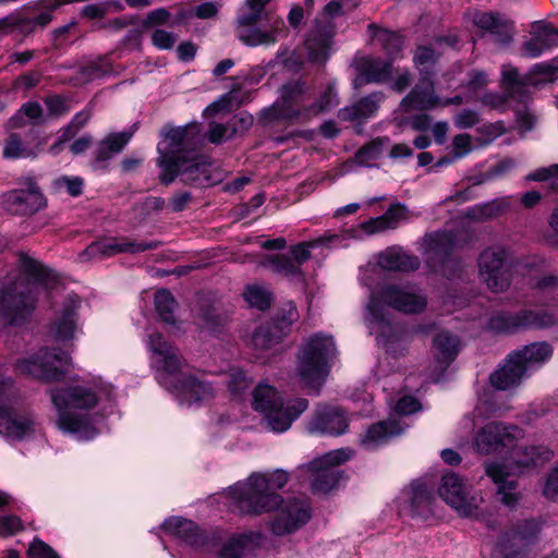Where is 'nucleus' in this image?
I'll list each match as a JSON object with an SVG mask.
<instances>
[{
  "mask_svg": "<svg viewBox=\"0 0 558 558\" xmlns=\"http://www.w3.org/2000/svg\"><path fill=\"white\" fill-rule=\"evenodd\" d=\"M289 481V474L282 470L272 473H252L245 482L229 487L233 508L241 515L255 517L275 511L283 502L277 492Z\"/></svg>",
  "mask_w": 558,
  "mask_h": 558,
  "instance_id": "obj_1",
  "label": "nucleus"
},
{
  "mask_svg": "<svg viewBox=\"0 0 558 558\" xmlns=\"http://www.w3.org/2000/svg\"><path fill=\"white\" fill-rule=\"evenodd\" d=\"M336 351L333 337L322 332L314 333L300 347L296 371L305 387L320 390L330 374Z\"/></svg>",
  "mask_w": 558,
  "mask_h": 558,
  "instance_id": "obj_2",
  "label": "nucleus"
},
{
  "mask_svg": "<svg viewBox=\"0 0 558 558\" xmlns=\"http://www.w3.org/2000/svg\"><path fill=\"white\" fill-rule=\"evenodd\" d=\"M252 397L253 409L264 414L269 429L275 433L288 430L310 405L305 398H294L284 402L275 387L263 383L254 388Z\"/></svg>",
  "mask_w": 558,
  "mask_h": 558,
  "instance_id": "obj_3",
  "label": "nucleus"
},
{
  "mask_svg": "<svg viewBox=\"0 0 558 558\" xmlns=\"http://www.w3.org/2000/svg\"><path fill=\"white\" fill-rule=\"evenodd\" d=\"M178 178L182 184L191 187L204 189L214 185L210 158L197 150L183 157L167 156L162 160V169L158 175L159 183L168 186Z\"/></svg>",
  "mask_w": 558,
  "mask_h": 558,
  "instance_id": "obj_4",
  "label": "nucleus"
},
{
  "mask_svg": "<svg viewBox=\"0 0 558 558\" xmlns=\"http://www.w3.org/2000/svg\"><path fill=\"white\" fill-rule=\"evenodd\" d=\"M71 361L66 351L44 347L29 357L17 360L14 372L43 383H59L64 380Z\"/></svg>",
  "mask_w": 558,
  "mask_h": 558,
  "instance_id": "obj_5",
  "label": "nucleus"
},
{
  "mask_svg": "<svg viewBox=\"0 0 558 558\" xmlns=\"http://www.w3.org/2000/svg\"><path fill=\"white\" fill-rule=\"evenodd\" d=\"M424 241V257L429 270L448 279L459 278L462 260L454 254L457 235L450 230H437L427 233Z\"/></svg>",
  "mask_w": 558,
  "mask_h": 558,
  "instance_id": "obj_6",
  "label": "nucleus"
},
{
  "mask_svg": "<svg viewBox=\"0 0 558 558\" xmlns=\"http://www.w3.org/2000/svg\"><path fill=\"white\" fill-rule=\"evenodd\" d=\"M38 298L32 289L21 290L15 283L0 288V318L5 326L25 327L37 308Z\"/></svg>",
  "mask_w": 558,
  "mask_h": 558,
  "instance_id": "obj_7",
  "label": "nucleus"
},
{
  "mask_svg": "<svg viewBox=\"0 0 558 558\" xmlns=\"http://www.w3.org/2000/svg\"><path fill=\"white\" fill-rule=\"evenodd\" d=\"M556 316L545 310L497 311L487 322V329L499 335H512L519 330L544 329L556 324Z\"/></svg>",
  "mask_w": 558,
  "mask_h": 558,
  "instance_id": "obj_8",
  "label": "nucleus"
},
{
  "mask_svg": "<svg viewBox=\"0 0 558 558\" xmlns=\"http://www.w3.org/2000/svg\"><path fill=\"white\" fill-rule=\"evenodd\" d=\"M160 527L195 550L213 551L218 549L222 541L220 530L204 529L195 521L183 517H169Z\"/></svg>",
  "mask_w": 558,
  "mask_h": 558,
  "instance_id": "obj_9",
  "label": "nucleus"
},
{
  "mask_svg": "<svg viewBox=\"0 0 558 558\" xmlns=\"http://www.w3.org/2000/svg\"><path fill=\"white\" fill-rule=\"evenodd\" d=\"M351 453L350 449L340 448L311 461L310 469L314 472L311 483L312 492L327 494L337 488L345 478L344 472L337 466L350 460Z\"/></svg>",
  "mask_w": 558,
  "mask_h": 558,
  "instance_id": "obj_10",
  "label": "nucleus"
},
{
  "mask_svg": "<svg viewBox=\"0 0 558 558\" xmlns=\"http://www.w3.org/2000/svg\"><path fill=\"white\" fill-rule=\"evenodd\" d=\"M21 184L22 189H14L1 195V204L5 211L27 217L47 207V198L34 177L24 178Z\"/></svg>",
  "mask_w": 558,
  "mask_h": 558,
  "instance_id": "obj_11",
  "label": "nucleus"
},
{
  "mask_svg": "<svg viewBox=\"0 0 558 558\" xmlns=\"http://www.w3.org/2000/svg\"><path fill=\"white\" fill-rule=\"evenodd\" d=\"M299 317L296 306L289 302L269 320L257 326L252 335V344L258 350H268L279 344L291 331L294 320Z\"/></svg>",
  "mask_w": 558,
  "mask_h": 558,
  "instance_id": "obj_12",
  "label": "nucleus"
},
{
  "mask_svg": "<svg viewBox=\"0 0 558 558\" xmlns=\"http://www.w3.org/2000/svg\"><path fill=\"white\" fill-rule=\"evenodd\" d=\"M161 245L160 241H135L129 236L102 238L93 241L80 254L81 260L93 258H108L118 254H137L153 251Z\"/></svg>",
  "mask_w": 558,
  "mask_h": 558,
  "instance_id": "obj_13",
  "label": "nucleus"
},
{
  "mask_svg": "<svg viewBox=\"0 0 558 558\" xmlns=\"http://www.w3.org/2000/svg\"><path fill=\"white\" fill-rule=\"evenodd\" d=\"M478 268L487 287L494 292L507 290L511 283V269L504 248H487L480 254Z\"/></svg>",
  "mask_w": 558,
  "mask_h": 558,
  "instance_id": "obj_14",
  "label": "nucleus"
},
{
  "mask_svg": "<svg viewBox=\"0 0 558 558\" xmlns=\"http://www.w3.org/2000/svg\"><path fill=\"white\" fill-rule=\"evenodd\" d=\"M275 510L277 513L269 523V530L276 536L295 533L312 518L311 509L298 498L283 499Z\"/></svg>",
  "mask_w": 558,
  "mask_h": 558,
  "instance_id": "obj_15",
  "label": "nucleus"
},
{
  "mask_svg": "<svg viewBox=\"0 0 558 558\" xmlns=\"http://www.w3.org/2000/svg\"><path fill=\"white\" fill-rule=\"evenodd\" d=\"M165 140L167 145L165 148L157 147L159 157L157 159V166L162 169V160L167 156L174 155L175 157H183L194 150H197L202 144L199 129L196 124H190L185 126L169 128L165 131Z\"/></svg>",
  "mask_w": 558,
  "mask_h": 558,
  "instance_id": "obj_16",
  "label": "nucleus"
},
{
  "mask_svg": "<svg viewBox=\"0 0 558 558\" xmlns=\"http://www.w3.org/2000/svg\"><path fill=\"white\" fill-rule=\"evenodd\" d=\"M349 426L350 420L343 408L323 404L317 407L307 427L312 434L338 437L345 434Z\"/></svg>",
  "mask_w": 558,
  "mask_h": 558,
  "instance_id": "obj_17",
  "label": "nucleus"
},
{
  "mask_svg": "<svg viewBox=\"0 0 558 558\" xmlns=\"http://www.w3.org/2000/svg\"><path fill=\"white\" fill-rule=\"evenodd\" d=\"M514 425H505L501 422H490L483 426L474 437V449L481 454H490L501 451L515 440Z\"/></svg>",
  "mask_w": 558,
  "mask_h": 558,
  "instance_id": "obj_18",
  "label": "nucleus"
},
{
  "mask_svg": "<svg viewBox=\"0 0 558 558\" xmlns=\"http://www.w3.org/2000/svg\"><path fill=\"white\" fill-rule=\"evenodd\" d=\"M438 494L460 515L471 518L476 514L477 507L468 499L464 481L459 474L452 471L442 474Z\"/></svg>",
  "mask_w": 558,
  "mask_h": 558,
  "instance_id": "obj_19",
  "label": "nucleus"
},
{
  "mask_svg": "<svg viewBox=\"0 0 558 558\" xmlns=\"http://www.w3.org/2000/svg\"><path fill=\"white\" fill-rule=\"evenodd\" d=\"M278 99L293 120L311 116L312 90L305 81L296 78L286 82L279 88Z\"/></svg>",
  "mask_w": 558,
  "mask_h": 558,
  "instance_id": "obj_20",
  "label": "nucleus"
},
{
  "mask_svg": "<svg viewBox=\"0 0 558 558\" xmlns=\"http://www.w3.org/2000/svg\"><path fill=\"white\" fill-rule=\"evenodd\" d=\"M356 76L353 87L362 88L367 84H384L391 80L393 63L381 58L362 57L355 64Z\"/></svg>",
  "mask_w": 558,
  "mask_h": 558,
  "instance_id": "obj_21",
  "label": "nucleus"
},
{
  "mask_svg": "<svg viewBox=\"0 0 558 558\" xmlns=\"http://www.w3.org/2000/svg\"><path fill=\"white\" fill-rule=\"evenodd\" d=\"M172 388L179 402L186 407L199 405L206 399L214 397L213 385L191 374H182L177 377L172 383Z\"/></svg>",
  "mask_w": 558,
  "mask_h": 558,
  "instance_id": "obj_22",
  "label": "nucleus"
},
{
  "mask_svg": "<svg viewBox=\"0 0 558 558\" xmlns=\"http://www.w3.org/2000/svg\"><path fill=\"white\" fill-rule=\"evenodd\" d=\"M558 28L551 23L536 21L532 24L531 38L522 44V54L527 58H539L543 53L558 46Z\"/></svg>",
  "mask_w": 558,
  "mask_h": 558,
  "instance_id": "obj_23",
  "label": "nucleus"
},
{
  "mask_svg": "<svg viewBox=\"0 0 558 558\" xmlns=\"http://www.w3.org/2000/svg\"><path fill=\"white\" fill-rule=\"evenodd\" d=\"M381 299L388 307L404 314H421L427 307V300L424 295L405 291L397 284L384 287Z\"/></svg>",
  "mask_w": 558,
  "mask_h": 558,
  "instance_id": "obj_24",
  "label": "nucleus"
},
{
  "mask_svg": "<svg viewBox=\"0 0 558 558\" xmlns=\"http://www.w3.org/2000/svg\"><path fill=\"white\" fill-rule=\"evenodd\" d=\"M19 263L21 272L29 284L40 287L47 292L54 290L59 284V276L53 269L25 252H20Z\"/></svg>",
  "mask_w": 558,
  "mask_h": 558,
  "instance_id": "obj_25",
  "label": "nucleus"
},
{
  "mask_svg": "<svg viewBox=\"0 0 558 558\" xmlns=\"http://www.w3.org/2000/svg\"><path fill=\"white\" fill-rule=\"evenodd\" d=\"M138 129V123H133L128 130L118 133H109L102 138L95 153L93 159L94 169L107 168V161L112 158L113 155L121 153L129 142L134 136Z\"/></svg>",
  "mask_w": 558,
  "mask_h": 558,
  "instance_id": "obj_26",
  "label": "nucleus"
},
{
  "mask_svg": "<svg viewBox=\"0 0 558 558\" xmlns=\"http://www.w3.org/2000/svg\"><path fill=\"white\" fill-rule=\"evenodd\" d=\"M51 401L56 409L75 408L90 410L98 404V396L89 388L71 386L52 391Z\"/></svg>",
  "mask_w": 558,
  "mask_h": 558,
  "instance_id": "obj_27",
  "label": "nucleus"
},
{
  "mask_svg": "<svg viewBox=\"0 0 558 558\" xmlns=\"http://www.w3.org/2000/svg\"><path fill=\"white\" fill-rule=\"evenodd\" d=\"M522 362L514 356V352L508 354L505 363L490 374L492 386L501 391L519 386L529 372Z\"/></svg>",
  "mask_w": 558,
  "mask_h": 558,
  "instance_id": "obj_28",
  "label": "nucleus"
},
{
  "mask_svg": "<svg viewBox=\"0 0 558 558\" xmlns=\"http://www.w3.org/2000/svg\"><path fill=\"white\" fill-rule=\"evenodd\" d=\"M78 320V305L64 303L60 313L48 326V335L57 342H66L74 338Z\"/></svg>",
  "mask_w": 558,
  "mask_h": 558,
  "instance_id": "obj_29",
  "label": "nucleus"
},
{
  "mask_svg": "<svg viewBox=\"0 0 558 558\" xmlns=\"http://www.w3.org/2000/svg\"><path fill=\"white\" fill-rule=\"evenodd\" d=\"M260 538V533L254 531L234 533L226 542L221 541L216 558H245L259 545Z\"/></svg>",
  "mask_w": 558,
  "mask_h": 558,
  "instance_id": "obj_30",
  "label": "nucleus"
},
{
  "mask_svg": "<svg viewBox=\"0 0 558 558\" xmlns=\"http://www.w3.org/2000/svg\"><path fill=\"white\" fill-rule=\"evenodd\" d=\"M461 350L460 338L448 330H441L433 338V354L437 368L444 374L454 362Z\"/></svg>",
  "mask_w": 558,
  "mask_h": 558,
  "instance_id": "obj_31",
  "label": "nucleus"
},
{
  "mask_svg": "<svg viewBox=\"0 0 558 558\" xmlns=\"http://www.w3.org/2000/svg\"><path fill=\"white\" fill-rule=\"evenodd\" d=\"M51 21L52 12L50 9H45V11L34 16L10 15L0 19V32L4 34L17 33L28 36L33 34L37 27L44 28Z\"/></svg>",
  "mask_w": 558,
  "mask_h": 558,
  "instance_id": "obj_32",
  "label": "nucleus"
},
{
  "mask_svg": "<svg viewBox=\"0 0 558 558\" xmlns=\"http://www.w3.org/2000/svg\"><path fill=\"white\" fill-rule=\"evenodd\" d=\"M57 410V426L63 433L77 435L78 439L82 440H90L98 434L88 415L72 413L69 408Z\"/></svg>",
  "mask_w": 558,
  "mask_h": 558,
  "instance_id": "obj_33",
  "label": "nucleus"
},
{
  "mask_svg": "<svg viewBox=\"0 0 558 558\" xmlns=\"http://www.w3.org/2000/svg\"><path fill=\"white\" fill-rule=\"evenodd\" d=\"M263 265L269 268L274 274L287 278L293 284L305 289L307 286L306 275L289 255L278 253L267 255Z\"/></svg>",
  "mask_w": 558,
  "mask_h": 558,
  "instance_id": "obj_34",
  "label": "nucleus"
},
{
  "mask_svg": "<svg viewBox=\"0 0 558 558\" xmlns=\"http://www.w3.org/2000/svg\"><path fill=\"white\" fill-rule=\"evenodd\" d=\"M385 95L383 92H373L357 101L352 106H348L340 110L339 118L343 121H360L364 122L377 114L379 105L384 101Z\"/></svg>",
  "mask_w": 558,
  "mask_h": 558,
  "instance_id": "obj_35",
  "label": "nucleus"
},
{
  "mask_svg": "<svg viewBox=\"0 0 558 558\" xmlns=\"http://www.w3.org/2000/svg\"><path fill=\"white\" fill-rule=\"evenodd\" d=\"M402 428L397 421H379L368 426L361 438V446L367 451H375L389 440L400 435Z\"/></svg>",
  "mask_w": 558,
  "mask_h": 558,
  "instance_id": "obj_36",
  "label": "nucleus"
},
{
  "mask_svg": "<svg viewBox=\"0 0 558 558\" xmlns=\"http://www.w3.org/2000/svg\"><path fill=\"white\" fill-rule=\"evenodd\" d=\"M411 489L410 515L413 519L426 522L434 517V494L426 483L422 481H414L411 485Z\"/></svg>",
  "mask_w": 558,
  "mask_h": 558,
  "instance_id": "obj_37",
  "label": "nucleus"
},
{
  "mask_svg": "<svg viewBox=\"0 0 558 558\" xmlns=\"http://www.w3.org/2000/svg\"><path fill=\"white\" fill-rule=\"evenodd\" d=\"M378 265L389 271L411 272L420 268L421 260L416 255L409 254L401 247L391 246L379 254Z\"/></svg>",
  "mask_w": 558,
  "mask_h": 558,
  "instance_id": "obj_38",
  "label": "nucleus"
},
{
  "mask_svg": "<svg viewBox=\"0 0 558 558\" xmlns=\"http://www.w3.org/2000/svg\"><path fill=\"white\" fill-rule=\"evenodd\" d=\"M473 23L482 31L492 34L496 41L501 45H508L512 41V25L502 20L497 12H478L474 15Z\"/></svg>",
  "mask_w": 558,
  "mask_h": 558,
  "instance_id": "obj_39",
  "label": "nucleus"
},
{
  "mask_svg": "<svg viewBox=\"0 0 558 558\" xmlns=\"http://www.w3.org/2000/svg\"><path fill=\"white\" fill-rule=\"evenodd\" d=\"M408 208L404 204L395 203L381 216L371 218L361 223V229L367 234H375L389 229H396L400 220L405 219Z\"/></svg>",
  "mask_w": 558,
  "mask_h": 558,
  "instance_id": "obj_40",
  "label": "nucleus"
},
{
  "mask_svg": "<svg viewBox=\"0 0 558 558\" xmlns=\"http://www.w3.org/2000/svg\"><path fill=\"white\" fill-rule=\"evenodd\" d=\"M0 420L5 422L8 437L21 441L35 432V423L28 416H16L11 407L0 402Z\"/></svg>",
  "mask_w": 558,
  "mask_h": 558,
  "instance_id": "obj_41",
  "label": "nucleus"
},
{
  "mask_svg": "<svg viewBox=\"0 0 558 558\" xmlns=\"http://www.w3.org/2000/svg\"><path fill=\"white\" fill-rule=\"evenodd\" d=\"M367 31L373 40L378 43L386 53V60L392 63L400 57L403 48V38L397 32L380 27L375 23L367 26Z\"/></svg>",
  "mask_w": 558,
  "mask_h": 558,
  "instance_id": "obj_42",
  "label": "nucleus"
},
{
  "mask_svg": "<svg viewBox=\"0 0 558 558\" xmlns=\"http://www.w3.org/2000/svg\"><path fill=\"white\" fill-rule=\"evenodd\" d=\"M554 457L553 450L547 446H520L513 456V461L521 470H530L543 466Z\"/></svg>",
  "mask_w": 558,
  "mask_h": 558,
  "instance_id": "obj_43",
  "label": "nucleus"
},
{
  "mask_svg": "<svg viewBox=\"0 0 558 558\" xmlns=\"http://www.w3.org/2000/svg\"><path fill=\"white\" fill-rule=\"evenodd\" d=\"M272 0H246L245 7L238 11L236 23L241 27H251L259 22L266 24L272 23L271 14L266 10V7Z\"/></svg>",
  "mask_w": 558,
  "mask_h": 558,
  "instance_id": "obj_44",
  "label": "nucleus"
},
{
  "mask_svg": "<svg viewBox=\"0 0 558 558\" xmlns=\"http://www.w3.org/2000/svg\"><path fill=\"white\" fill-rule=\"evenodd\" d=\"M440 54L429 45H420L415 49L413 61L420 72V84L432 86V78L435 76V66Z\"/></svg>",
  "mask_w": 558,
  "mask_h": 558,
  "instance_id": "obj_45",
  "label": "nucleus"
},
{
  "mask_svg": "<svg viewBox=\"0 0 558 558\" xmlns=\"http://www.w3.org/2000/svg\"><path fill=\"white\" fill-rule=\"evenodd\" d=\"M271 24V31H262L259 28H250L245 32H239L238 38L250 47L260 45H274L277 41V32L284 27L282 19L275 17Z\"/></svg>",
  "mask_w": 558,
  "mask_h": 558,
  "instance_id": "obj_46",
  "label": "nucleus"
},
{
  "mask_svg": "<svg viewBox=\"0 0 558 558\" xmlns=\"http://www.w3.org/2000/svg\"><path fill=\"white\" fill-rule=\"evenodd\" d=\"M553 355V347L548 342H534L514 351V356L522 360L527 371L534 364H543Z\"/></svg>",
  "mask_w": 558,
  "mask_h": 558,
  "instance_id": "obj_47",
  "label": "nucleus"
},
{
  "mask_svg": "<svg viewBox=\"0 0 558 558\" xmlns=\"http://www.w3.org/2000/svg\"><path fill=\"white\" fill-rule=\"evenodd\" d=\"M177 305L178 303L170 290L162 288L155 292L154 307L159 320L162 323L167 325L175 324L174 310Z\"/></svg>",
  "mask_w": 558,
  "mask_h": 558,
  "instance_id": "obj_48",
  "label": "nucleus"
},
{
  "mask_svg": "<svg viewBox=\"0 0 558 558\" xmlns=\"http://www.w3.org/2000/svg\"><path fill=\"white\" fill-rule=\"evenodd\" d=\"M198 316L203 326L211 333H220L228 323L225 311L213 303H202Z\"/></svg>",
  "mask_w": 558,
  "mask_h": 558,
  "instance_id": "obj_49",
  "label": "nucleus"
},
{
  "mask_svg": "<svg viewBox=\"0 0 558 558\" xmlns=\"http://www.w3.org/2000/svg\"><path fill=\"white\" fill-rule=\"evenodd\" d=\"M332 37L327 32H317L307 40L308 60L322 64L329 58Z\"/></svg>",
  "mask_w": 558,
  "mask_h": 558,
  "instance_id": "obj_50",
  "label": "nucleus"
},
{
  "mask_svg": "<svg viewBox=\"0 0 558 558\" xmlns=\"http://www.w3.org/2000/svg\"><path fill=\"white\" fill-rule=\"evenodd\" d=\"M421 85L423 88H420L418 85L415 86L404 101L409 99L415 102L421 110H430L442 105L441 99L434 93V78H432V86L426 84Z\"/></svg>",
  "mask_w": 558,
  "mask_h": 558,
  "instance_id": "obj_51",
  "label": "nucleus"
},
{
  "mask_svg": "<svg viewBox=\"0 0 558 558\" xmlns=\"http://www.w3.org/2000/svg\"><path fill=\"white\" fill-rule=\"evenodd\" d=\"M509 530L510 535L517 537L519 543L529 546L536 541L541 526L535 519L531 518L517 522Z\"/></svg>",
  "mask_w": 558,
  "mask_h": 558,
  "instance_id": "obj_52",
  "label": "nucleus"
},
{
  "mask_svg": "<svg viewBox=\"0 0 558 558\" xmlns=\"http://www.w3.org/2000/svg\"><path fill=\"white\" fill-rule=\"evenodd\" d=\"M523 547L525 546L510 535V530H507L498 537L495 554L500 558H520Z\"/></svg>",
  "mask_w": 558,
  "mask_h": 558,
  "instance_id": "obj_53",
  "label": "nucleus"
},
{
  "mask_svg": "<svg viewBox=\"0 0 558 558\" xmlns=\"http://www.w3.org/2000/svg\"><path fill=\"white\" fill-rule=\"evenodd\" d=\"M385 141H388V137H376L360 147L354 156L355 161L361 166H371L372 161L380 157Z\"/></svg>",
  "mask_w": 558,
  "mask_h": 558,
  "instance_id": "obj_54",
  "label": "nucleus"
},
{
  "mask_svg": "<svg viewBox=\"0 0 558 558\" xmlns=\"http://www.w3.org/2000/svg\"><path fill=\"white\" fill-rule=\"evenodd\" d=\"M244 298L252 307L262 312L267 311L271 306V294L256 284L246 288Z\"/></svg>",
  "mask_w": 558,
  "mask_h": 558,
  "instance_id": "obj_55",
  "label": "nucleus"
},
{
  "mask_svg": "<svg viewBox=\"0 0 558 558\" xmlns=\"http://www.w3.org/2000/svg\"><path fill=\"white\" fill-rule=\"evenodd\" d=\"M338 105L337 92L333 84L329 83L320 96L310 104V113L318 114Z\"/></svg>",
  "mask_w": 558,
  "mask_h": 558,
  "instance_id": "obj_56",
  "label": "nucleus"
},
{
  "mask_svg": "<svg viewBox=\"0 0 558 558\" xmlns=\"http://www.w3.org/2000/svg\"><path fill=\"white\" fill-rule=\"evenodd\" d=\"M53 187L58 192H66L72 197L83 194L84 180L81 177L61 175L53 180Z\"/></svg>",
  "mask_w": 558,
  "mask_h": 558,
  "instance_id": "obj_57",
  "label": "nucleus"
},
{
  "mask_svg": "<svg viewBox=\"0 0 558 558\" xmlns=\"http://www.w3.org/2000/svg\"><path fill=\"white\" fill-rule=\"evenodd\" d=\"M502 209V205L497 199H494L487 203L477 204L470 208L469 217L476 220L492 219L497 217Z\"/></svg>",
  "mask_w": 558,
  "mask_h": 558,
  "instance_id": "obj_58",
  "label": "nucleus"
},
{
  "mask_svg": "<svg viewBox=\"0 0 558 558\" xmlns=\"http://www.w3.org/2000/svg\"><path fill=\"white\" fill-rule=\"evenodd\" d=\"M171 17V13L166 8H158L150 12H148L141 21V26L143 29H150L154 27L162 26L168 24Z\"/></svg>",
  "mask_w": 558,
  "mask_h": 558,
  "instance_id": "obj_59",
  "label": "nucleus"
},
{
  "mask_svg": "<svg viewBox=\"0 0 558 558\" xmlns=\"http://www.w3.org/2000/svg\"><path fill=\"white\" fill-rule=\"evenodd\" d=\"M260 119L268 123L278 121H294L292 117L286 111L279 99H277L271 106L266 107L260 111Z\"/></svg>",
  "mask_w": 558,
  "mask_h": 558,
  "instance_id": "obj_60",
  "label": "nucleus"
},
{
  "mask_svg": "<svg viewBox=\"0 0 558 558\" xmlns=\"http://www.w3.org/2000/svg\"><path fill=\"white\" fill-rule=\"evenodd\" d=\"M502 83L505 89L514 95L522 96L525 92L524 84L520 81L519 71L515 68L502 71Z\"/></svg>",
  "mask_w": 558,
  "mask_h": 558,
  "instance_id": "obj_61",
  "label": "nucleus"
},
{
  "mask_svg": "<svg viewBox=\"0 0 558 558\" xmlns=\"http://www.w3.org/2000/svg\"><path fill=\"white\" fill-rule=\"evenodd\" d=\"M177 37L173 33L157 28L151 34V44L160 50H170L175 44Z\"/></svg>",
  "mask_w": 558,
  "mask_h": 558,
  "instance_id": "obj_62",
  "label": "nucleus"
},
{
  "mask_svg": "<svg viewBox=\"0 0 558 558\" xmlns=\"http://www.w3.org/2000/svg\"><path fill=\"white\" fill-rule=\"evenodd\" d=\"M27 555L28 558H60L50 545L38 538L33 541Z\"/></svg>",
  "mask_w": 558,
  "mask_h": 558,
  "instance_id": "obj_63",
  "label": "nucleus"
},
{
  "mask_svg": "<svg viewBox=\"0 0 558 558\" xmlns=\"http://www.w3.org/2000/svg\"><path fill=\"white\" fill-rule=\"evenodd\" d=\"M486 475L498 487L507 477H510V472L504 463L490 462L485 465Z\"/></svg>",
  "mask_w": 558,
  "mask_h": 558,
  "instance_id": "obj_64",
  "label": "nucleus"
}]
</instances>
